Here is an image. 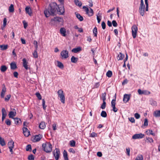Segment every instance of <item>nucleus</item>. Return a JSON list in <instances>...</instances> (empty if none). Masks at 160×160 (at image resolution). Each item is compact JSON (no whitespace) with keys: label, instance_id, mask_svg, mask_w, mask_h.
Listing matches in <instances>:
<instances>
[{"label":"nucleus","instance_id":"obj_1","mask_svg":"<svg viewBox=\"0 0 160 160\" xmlns=\"http://www.w3.org/2000/svg\"><path fill=\"white\" fill-rule=\"evenodd\" d=\"M60 9L55 2H52L49 4L48 8L44 11V14L46 17L48 18L50 15H56L57 13L60 14Z\"/></svg>","mask_w":160,"mask_h":160},{"label":"nucleus","instance_id":"obj_2","mask_svg":"<svg viewBox=\"0 0 160 160\" xmlns=\"http://www.w3.org/2000/svg\"><path fill=\"white\" fill-rule=\"evenodd\" d=\"M42 146L44 150L46 152H50L52 150V145L49 142H46L45 144L43 143Z\"/></svg>","mask_w":160,"mask_h":160},{"label":"nucleus","instance_id":"obj_3","mask_svg":"<svg viewBox=\"0 0 160 160\" xmlns=\"http://www.w3.org/2000/svg\"><path fill=\"white\" fill-rule=\"evenodd\" d=\"M83 8L85 10V11L86 12V13L88 15L89 17H91L94 14V12L93 10L91 8H90V10L88 8L85 6H83Z\"/></svg>","mask_w":160,"mask_h":160},{"label":"nucleus","instance_id":"obj_4","mask_svg":"<svg viewBox=\"0 0 160 160\" xmlns=\"http://www.w3.org/2000/svg\"><path fill=\"white\" fill-rule=\"evenodd\" d=\"M138 28L135 25H133L132 27V32L133 38H135L137 36L138 32Z\"/></svg>","mask_w":160,"mask_h":160},{"label":"nucleus","instance_id":"obj_5","mask_svg":"<svg viewBox=\"0 0 160 160\" xmlns=\"http://www.w3.org/2000/svg\"><path fill=\"white\" fill-rule=\"evenodd\" d=\"M69 31H66V29L64 28H61V34L63 37L66 38L68 34Z\"/></svg>","mask_w":160,"mask_h":160},{"label":"nucleus","instance_id":"obj_6","mask_svg":"<svg viewBox=\"0 0 160 160\" xmlns=\"http://www.w3.org/2000/svg\"><path fill=\"white\" fill-rule=\"evenodd\" d=\"M53 155L56 160H58L59 158L60 151L59 149L56 148L53 152Z\"/></svg>","mask_w":160,"mask_h":160},{"label":"nucleus","instance_id":"obj_7","mask_svg":"<svg viewBox=\"0 0 160 160\" xmlns=\"http://www.w3.org/2000/svg\"><path fill=\"white\" fill-rule=\"evenodd\" d=\"M144 136V135L142 133L136 134L132 137V138L136 139L142 138Z\"/></svg>","mask_w":160,"mask_h":160},{"label":"nucleus","instance_id":"obj_8","mask_svg":"<svg viewBox=\"0 0 160 160\" xmlns=\"http://www.w3.org/2000/svg\"><path fill=\"white\" fill-rule=\"evenodd\" d=\"M61 55L62 58L66 59L68 57V52L67 50H63L61 52Z\"/></svg>","mask_w":160,"mask_h":160},{"label":"nucleus","instance_id":"obj_9","mask_svg":"<svg viewBox=\"0 0 160 160\" xmlns=\"http://www.w3.org/2000/svg\"><path fill=\"white\" fill-rule=\"evenodd\" d=\"M138 92L139 95H149L151 93L150 92L148 91L147 90L142 91L140 89H138Z\"/></svg>","mask_w":160,"mask_h":160},{"label":"nucleus","instance_id":"obj_10","mask_svg":"<svg viewBox=\"0 0 160 160\" xmlns=\"http://www.w3.org/2000/svg\"><path fill=\"white\" fill-rule=\"evenodd\" d=\"M60 21V18L59 17H55L51 20V22L52 24L57 23Z\"/></svg>","mask_w":160,"mask_h":160},{"label":"nucleus","instance_id":"obj_11","mask_svg":"<svg viewBox=\"0 0 160 160\" xmlns=\"http://www.w3.org/2000/svg\"><path fill=\"white\" fill-rule=\"evenodd\" d=\"M22 130L23 134L26 137H28L30 135V132L27 128H23Z\"/></svg>","mask_w":160,"mask_h":160},{"label":"nucleus","instance_id":"obj_12","mask_svg":"<svg viewBox=\"0 0 160 160\" xmlns=\"http://www.w3.org/2000/svg\"><path fill=\"white\" fill-rule=\"evenodd\" d=\"M130 94H125L124 95L123 101L126 103L128 102L130 99Z\"/></svg>","mask_w":160,"mask_h":160},{"label":"nucleus","instance_id":"obj_13","mask_svg":"<svg viewBox=\"0 0 160 160\" xmlns=\"http://www.w3.org/2000/svg\"><path fill=\"white\" fill-rule=\"evenodd\" d=\"M23 61V67L26 70L29 69L30 68H29L28 67V62L27 61L26 59L24 58L22 59Z\"/></svg>","mask_w":160,"mask_h":160},{"label":"nucleus","instance_id":"obj_14","mask_svg":"<svg viewBox=\"0 0 160 160\" xmlns=\"http://www.w3.org/2000/svg\"><path fill=\"white\" fill-rule=\"evenodd\" d=\"M61 102L63 103H64L65 102V97L64 94L63 93V91L61 90Z\"/></svg>","mask_w":160,"mask_h":160},{"label":"nucleus","instance_id":"obj_15","mask_svg":"<svg viewBox=\"0 0 160 160\" xmlns=\"http://www.w3.org/2000/svg\"><path fill=\"white\" fill-rule=\"evenodd\" d=\"M3 86L2 88V92L1 93V97L2 98H3L4 97V95L6 92V88L5 87V86L3 85Z\"/></svg>","mask_w":160,"mask_h":160},{"label":"nucleus","instance_id":"obj_16","mask_svg":"<svg viewBox=\"0 0 160 160\" xmlns=\"http://www.w3.org/2000/svg\"><path fill=\"white\" fill-rule=\"evenodd\" d=\"M145 9V7H139V12L142 16H143L144 14Z\"/></svg>","mask_w":160,"mask_h":160},{"label":"nucleus","instance_id":"obj_17","mask_svg":"<svg viewBox=\"0 0 160 160\" xmlns=\"http://www.w3.org/2000/svg\"><path fill=\"white\" fill-rule=\"evenodd\" d=\"M125 57L124 54H122V53L120 52L117 57V59L118 60H122Z\"/></svg>","mask_w":160,"mask_h":160},{"label":"nucleus","instance_id":"obj_18","mask_svg":"<svg viewBox=\"0 0 160 160\" xmlns=\"http://www.w3.org/2000/svg\"><path fill=\"white\" fill-rule=\"evenodd\" d=\"M81 48L78 47L77 48H74L72 50V52L74 53H77L81 51Z\"/></svg>","mask_w":160,"mask_h":160},{"label":"nucleus","instance_id":"obj_19","mask_svg":"<svg viewBox=\"0 0 160 160\" xmlns=\"http://www.w3.org/2000/svg\"><path fill=\"white\" fill-rule=\"evenodd\" d=\"M153 116L155 117H160V110L155 111L153 113Z\"/></svg>","mask_w":160,"mask_h":160},{"label":"nucleus","instance_id":"obj_20","mask_svg":"<svg viewBox=\"0 0 160 160\" xmlns=\"http://www.w3.org/2000/svg\"><path fill=\"white\" fill-rule=\"evenodd\" d=\"M25 11L26 13H28L29 15H32L31 10L30 7H27L25 8Z\"/></svg>","mask_w":160,"mask_h":160},{"label":"nucleus","instance_id":"obj_21","mask_svg":"<svg viewBox=\"0 0 160 160\" xmlns=\"http://www.w3.org/2000/svg\"><path fill=\"white\" fill-rule=\"evenodd\" d=\"M77 18L80 21H82L83 20V17L81 16L79 14L77 13V12L75 13Z\"/></svg>","mask_w":160,"mask_h":160},{"label":"nucleus","instance_id":"obj_22","mask_svg":"<svg viewBox=\"0 0 160 160\" xmlns=\"http://www.w3.org/2000/svg\"><path fill=\"white\" fill-rule=\"evenodd\" d=\"M16 112H14L13 111H10V112L9 114V117L10 118L14 119V117L16 115Z\"/></svg>","mask_w":160,"mask_h":160},{"label":"nucleus","instance_id":"obj_23","mask_svg":"<svg viewBox=\"0 0 160 160\" xmlns=\"http://www.w3.org/2000/svg\"><path fill=\"white\" fill-rule=\"evenodd\" d=\"M63 156L64 160H69L67 152L65 150L63 151Z\"/></svg>","mask_w":160,"mask_h":160},{"label":"nucleus","instance_id":"obj_24","mask_svg":"<svg viewBox=\"0 0 160 160\" xmlns=\"http://www.w3.org/2000/svg\"><path fill=\"white\" fill-rule=\"evenodd\" d=\"M39 128L41 129H44L46 127V125L45 122H41L39 125Z\"/></svg>","mask_w":160,"mask_h":160},{"label":"nucleus","instance_id":"obj_25","mask_svg":"<svg viewBox=\"0 0 160 160\" xmlns=\"http://www.w3.org/2000/svg\"><path fill=\"white\" fill-rule=\"evenodd\" d=\"M147 134L148 135H152L153 136H155V134L154 133H153L152 130L149 129L146 132Z\"/></svg>","mask_w":160,"mask_h":160},{"label":"nucleus","instance_id":"obj_26","mask_svg":"<svg viewBox=\"0 0 160 160\" xmlns=\"http://www.w3.org/2000/svg\"><path fill=\"white\" fill-rule=\"evenodd\" d=\"M42 137V135L40 134L37 135L34 138V140L35 142H38L40 140Z\"/></svg>","mask_w":160,"mask_h":160},{"label":"nucleus","instance_id":"obj_27","mask_svg":"<svg viewBox=\"0 0 160 160\" xmlns=\"http://www.w3.org/2000/svg\"><path fill=\"white\" fill-rule=\"evenodd\" d=\"M13 119L16 124H21V121L20 119L14 118Z\"/></svg>","mask_w":160,"mask_h":160},{"label":"nucleus","instance_id":"obj_28","mask_svg":"<svg viewBox=\"0 0 160 160\" xmlns=\"http://www.w3.org/2000/svg\"><path fill=\"white\" fill-rule=\"evenodd\" d=\"M10 68L11 69L14 70L17 68L16 64L14 62H12L10 64Z\"/></svg>","mask_w":160,"mask_h":160},{"label":"nucleus","instance_id":"obj_29","mask_svg":"<svg viewBox=\"0 0 160 160\" xmlns=\"http://www.w3.org/2000/svg\"><path fill=\"white\" fill-rule=\"evenodd\" d=\"M74 2L76 5L78 6L79 7H81L82 5V2L78 0H74Z\"/></svg>","mask_w":160,"mask_h":160},{"label":"nucleus","instance_id":"obj_30","mask_svg":"<svg viewBox=\"0 0 160 160\" xmlns=\"http://www.w3.org/2000/svg\"><path fill=\"white\" fill-rule=\"evenodd\" d=\"M8 68L5 65H2L0 68V70L2 72H5L7 69Z\"/></svg>","mask_w":160,"mask_h":160},{"label":"nucleus","instance_id":"obj_31","mask_svg":"<svg viewBox=\"0 0 160 160\" xmlns=\"http://www.w3.org/2000/svg\"><path fill=\"white\" fill-rule=\"evenodd\" d=\"M78 60V58L75 57L74 56H72L71 58V62L74 63H76Z\"/></svg>","mask_w":160,"mask_h":160},{"label":"nucleus","instance_id":"obj_32","mask_svg":"<svg viewBox=\"0 0 160 160\" xmlns=\"http://www.w3.org/2000/svg\"><path fill=\"white\" fill-rule=\"evenodd\" d=\"M14 144V142L12 140L9 141L8 143V148H13Z\"/></svg>","mask_w":160,"mask_h":160},{"label":"nucleus","instance_id":"obj_33","mask_svg":"<svg viewBox=\"0 0 160 160\" xmlns=\"http://www.w3.org/2000/svg\"><path fill=\"white\" fill-rule=\"evenodd\" d=\"M0 144L2 146L6 145L5 142L3 138L0 136Z\"/></svg>","mask_w":160,"mask_h":160},{"label":"nucleus","instance_id":"obj_34","mask_svg":"<svg viewBox=\"0 0 160 160\" xmlns=\"http://www.w3.org/2000/svg\"><path fill=\"white\" fill-rule=\"evenodd\" d=\"M0 47L2 50H4L8 48V45H2L0 46Z\"/></svg>","mask_w":160,"mask_h":160},{"label":"nucleus","instance_id":"obj_35","mask_svg":"<svg viewBox=\"0 0 160 160\" xmlns=\"http://www.w3.org/2000/svg\"><path fill=\"white\" fill-rule=\"evenodd\" d=\"M14 8L13 5L11 4L9 8V11L10 12H14Z\"/></svg>","mask_w":160,"mask_h":160},{"label":"nucleus","instance_id":"obj_36","mask_svg":"<svg viewBox=\"0 0 160 160\" xmlns=\"http://www.w3.org/2000/svg\"><path fill=\"white\" fill-rule=\"evenodd\" d=\"M101 116L103 118H106L107 116V113L106 111H102L101 113Z\"/></svg>","mask_w":160,"mask_h":160},{"label":"nucleus","instance_id":"obj_37","mask_svg":"<svg viewBox=\"0 0 160 160\" xmlns=\"http://www.w3.org/2000/svg\"><path fill=\"white\" fill-rule=\"evenodd\" d=\"M61 15H64L65 12V9L63 5L61 6Z\"/></svg>","mask_w":160,"mask_h":160},{"label":"nucleus","instance_id":"obj_38","mask_svg":"<svg viewBox=\"0 0 160 160\" xmlns=\"http://www.w3.org/2000/svg\"><path fill=\"white\" fill-rule=\"evenodd\" d=\"M106 75L109 78L111 77L112 75V72L110 70L108 71L106 73Z\"/></svg>","mask_w":160,"mask_h":160},{"label":"nucleus","instance_id":"obj_39","mask_svg":"<svg viewBox=\"0 0 160 160\" xmlns=\"http://www.w3.org/2000/svg\"><path fill=\"white\" fill-rule=\"evenodd\" d=\"M146 139L148 141V142L150 143H152L153 142V140L152 138H151L147 137L146 138Z\"/></svg>","mask_w":160,"mask_h":160},{"label":"nucleus","instance_id":"obj_40","mask_svg":"<svg viewBox=\"0 0 160 160\" xmlns=\"http://www.w3.org/2000/svg\"><path fill=\"white\" fill-rule=\"evenodd\" d=\"M32 54L34 58H38V55L37 52V50H35L34 52L32 53Z\"/></svg>","mask_w":160,"mask_h":160},{"label":"nucleus","instance_id":"obj_41","mask_svg":"<svg viewBox=\"0 0 160 160\" xmlns=\"http://www.w3.org/2000/svg\"><path fill=\"white\" fill-rule=\"evenodd\" d=\"M98 134L95 132H92L90 134V137L92 138H94L96 137H97Z\"/></svg>","mask_w":160,"mask_h":160},{"label":"nucleus","instance_id":"obj_42","mask_svg":"<svg viewBox=\"0 0 160 160\" xmlns=\"http://www.w3.org/2000/svg\"><path fill=\"white\" fill-rule=\"evenodd\" d=\"M102 98L103 101H105L106 100V93L105 92H104V93H102Z\"/></svg>","mask_w":160,"mask_h":160},{"label":"nucleus","instance_id":"obj_43","mask_svg":"<svg viewBox=\"0 0 160 160\" xmlns=\"http://www.w3.org/2000/svg\"><path fill=\"white\" fill-rule=\"evenodd\" d=\"M106 106V102L105 101H103V103L102 104L100 108L103 109H104Z\"/></svg>","mask_w":160,"mask_h":160},{"label":"nucleus","instance_id":"obj_44","mask_svg":"<svg viewBox=\"0 0 160 160\" xmlns=\"http://www.w3.org/2000/svg\"><path fill=\"white\" fill-rule=\"evenodd\" d=\"M97 28L96 27H95L94 28L93 30V33L94 34V36H97Z\"/></svg>","mask_w":160,"mask_h":160},{"label":"nucleus","instance_id":"obj_45","mask_svg":"<svg viewBox=\"0 0 160 160\" xmlns=\"http://www.w3.org/2000/svg\"><path fill=\"white\" fill-rule=\"evenodd\" d=\"M2 116H7V112L5 109L4 108H2Z\"/></svg>","mask_w":160,"mask_h":160},{"label":"nucleus","instance_id":"obj_46","mask_svg":"<svg viewBox=\"0 0 160 160\" xmlns=\"http://www.w3.org/2000/svg\"><path fill=\"white\" fill-rule=\"evenodd\" d=\"M45 101L44 99H43L42 101V106L44 110H45L46 109V106L45 105Z\"/></svg>","mask_w":160,"mask_h":160},{"label":"nucleus","instance_id":"obj_47","mask_svg":"<svg viewBox=\"0 0 160 160\" xmlns=\"http://www.w3.org/2000/svg\"><path fill=\"white\" fill-rule=\"evenodd\" d=\"M26 149L27 151H31L32 150L31 145L30 144L27 145L26 146Z\"/></svg>","mask_w":160,"mask_h":160},{"label":"nucleus","instance_id":"obj_48","mask_svg":"<svg viewBox=\"0 0 160 160\" xmlns=\"http://www.w3.org/2000/svg\"><path fill=\"white\" fill-rule=\"evenodd\" d=\"M70 145L72 147H74L75 146L76 142L75 141L72 140H71L70 142Z\"/></svg>","mask_w":160,"mask_h":160},{"label":"nucleus","instance_id":"obj_49","mask_svg":"<svg viewBox=\"0 0 160 160\" xmlns=\"http://www.w3.org/2000/svg\"><path fill=\"white\" fill-rule=\"evenodd\" d=\"M116 97L114 99H113L112 100L111 103V106H115L116 105Z\"/></svg>","mask_w":160,"mask_h":160},{"label":"nucleus","instance_id":"obj_50","mask_svg":"<svg viewBox=\"0 0 160 160\" xmlns=\"http://www.w3.org/2000/svg\"><path fill=\"white\" fill-rule=\"evenodd\" d=\"M143 158L142 155H139L137 156L135 160H143Z\"/></svg>","mask_w":160,"mask_h":160},{"label":"nucleus","instance_id":"obj_51","mask_svg":"<svg viewBox=\"0 0 160 160\" xmlns=\"http://www.w3.org/2000/svg\"><path fill=\"white\" fill-rule=\"evenodd\" d=\"M101 18L102 17L101 16V15H100L99 16H98V15H97V19L98 23H100L101 19Z\"/></svg>","mask_w":160,"mask_h":160},{"label":"nucleus","instance_id":"obj_52","mask_svg":"<svg viewBox=\"0 0 160 160\" xmlns=\"http://www.w3.org/2000/svg\"><path fill=\"white\" fill-rule=\"evenodd\" d=\"M36 95L37 97L39 100H41L42 99V96L40 94L39 92H37L36 93Z\"/></svg>","mask_w":160,"mask_h":160},{"label":"nucleus","instance_id":"obj_53","mask_svg":"<svg viewBox=\"0 0 160 160\" xmlns=\"http://www.w3.org/2000/svg\"><path fill=\"white\" fill-rule=\"evenodd\" d=\"M11 95L10 94L7 95L6 97L5 98V101H8L11 97Z\"/></svg>","mask_w":160,"mask_h":160},{"label":"nucleus","instance_id":"obj_54","mask_svg":"<svg viewBox=\"0 0 160 160\" xmlns=\"http://www.w3.org/2000/svg\"><path fill=\"white\" fill-rule=\"evenodd\" d=\"M28 159L29 160H34V157L31 154L28 156Z\"/></svg>","mask_w":160,"mask_h":160},{"label":"nucleus","instance_id":"obj_55","mask_svg":"<svg viewBox=\"0 0 160 160\" xmlns=\"http://www.w3.org/2000/svg\"><path fill=\"white\" fill-rule=\"evenodd\" d=\"M5 122L7 125L10 126L11 124V122L10 120L8 119H7L6 120Z\"/></svg>","mask_w":160,"mask_h":160},{"label":"nucleus","instance_id":"obj_56","mask_svg":"<svg viewBox=\"0 0 160 160\" xmlns=\"http://www.w3.org/2000/svg\"><path fill=\"white\" fill-rule=\"evenodd\" d=\"M52 128L53 130H55L57 128V125L56 123H53L52 125Z\"/></svg>","mask_w":160,"mask_h":160},{"label":"nucleus","instance_id":"obj_57","mask_svg":"<svg viewBox=\"0 0 160 160\" xmlns=\"http://www.w3.org/2000/svg\"><path fill=\"white\" fill-rule=\"evenodd\" d=\"M148 120L147 118L145 119L143 124L144 126H148Z\"/></svg>","mask_w":160,"mask_h":160},{"label":"nucleus","instance_id":"obj_58","mask_svg":"<svg viewBox=\"0 0 160 160\" xmlns=\"http://www.w3.org/2000/svg\"><path fill=\"white\" fill-rule=\"evenodd\" d=\"M112 24L113 25V26L114 27H116L117 26L118 24L117 22H116V21L114 20H113L112 22Z\"/></svg>","mask_w":160,"mask_h":160},{"label":"nucleus","instance_id":"obj_59","mask_svg":"<svg viewBox=\"0 0 160 160\" xmlns=\"http://www.w3.org/2000/svg\"><path fill=\"white\" fill-rule=\"evenodd\" d=\"M102 28L103 29H105L106 28V24L104 22H102L101 24Z\"/></svg>","mask_w":160,"mask_h":160},{"label":"nucleus","instance_id":"obj_60","mask_svg":"<svg viewBox=\"0 0 160 160\" xmlns=\"http://www.w3.org/2000/svg\"><path fill=\"white\" fill-rule=\"evenodd\" d=\"M126 153L127 155L128 156H130V149L129 148H126Z\"/></svg>","mask_w":160,"mask_h":160},{"label":"nucleus","instance_id":"obj_61","mask_svg":"<svg viewBox=\"0 0 160 160\" xmlns=\"http://www.w3.org/2000/svg\"><path fill=\"white\" fill-rule=\"evenodd\" d=\"M135 117L137 119H139L140 118V115L138 113H135L134 114Z\"/></svg>","mask_w":160,"mask_h":160},{"label":"nucleus","instance_id":"obj_62","mask_svg":"<svg viewBox=\"0 0 160 160\" xmlns=\"http://www.w3.org/2000/svg\"><path fill=\"white\" fill-rule=\"evenodd\" d=\"M139 7H145V6L144 4V2L143 0H141V3Z\"/></svg>","mask_w":160,"mask_h":160},{"label":"nucleus","instance_id":"obj_63","mask_svg":"<svg viewBox=\"0 0 160 160\" xmlns=\"http://www.w3.org/2000/svg\"><path fill=\"white\" fill-rule=\"evenodd\" d=\"M7 20L6 18H4L3 20V25L4 27L7 24Z\"/></svg>","mask_w":160,"mask_h":160},{"label":"nucleus","instance_id":"obj_64","mask_svg":"<svg viewBox=\"0 0 160 160\" xmlns=\"http://www.w3.org/2000/svg\"><path fill=\"white\" fill-rule=\"evenodd\" d=\"M129 120L132 123H134L135 122V119L134 118L131 117L129 118Z\"/></svg>","mask_w":160,"mask_h":160}]
</instances>
